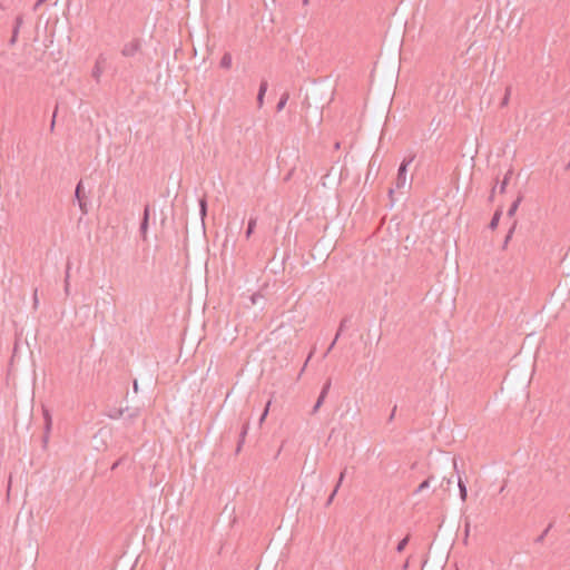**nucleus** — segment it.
<instances>
[{
    "instance_id": "obj_26",
    "label": "nucleus",
    "mask_w": 570,
    "mask_h": 570,
    "mask_svg": "<svg viewBox=\"0 0 570 570\" xmlns=\"http://www.w3.org/2000/svg\"><path fill=\"white\" fill-rule=\"evenodd\" d=\"M56 114H57V110L53 112V118H52V121H51V125H50V129H51V130H53V128H55V124H56V120H55V118H56Z\"/></svg>"
},
{
    "instance_id": "obj_25",
    "label": "nucleus",
    "mask_w": 570,
    "mask_h": 570,
    "mask_svg": "<svg viewBox=\"0 0 570 570\" xmlns=\"http://www.w3.org/2000/svg\"><path fill=\"white\" fill-rule=\"evenodd\" d=\"M33 305H35V308L37 307L38 305V294H37V289L33 293Z\"/></svg>"
},
{
    "instance_id": "obj_4",
    "label": "nucleus",
    "mask_w": 570,
    "mask_h": 570,
    "mask_svg": "<svg viewBox=\"0 0 570 570\" xmlns=\"http://www.w3.org/2000/svg\"><path fill=\"white\" fill-rule=\"evenodd\" d=\"M148 222H149V206L147 205L144 209V217L140 225V232L144 238H146V233L148 229Z\"/></svg>"
},
{
    "instance_id": "obj_12",
    "label": "nucleus",
    "mask_w": 570,
    "mask_h": 570,
    "mask_svg": "<svg viewBox=\"0 0 570 570\" xmlns=\"http://www.w3.org/2000/svg\"><path fill=\"white\" fill-rule=\"evenodd\" d=\"M521 200H522V197H521V196H519V197H518V198L512 203L511 207H510V208H509V210H508V215H509L510 217L514 216V214H515V212H517V209H518V207H519V205H520Z\"/></svg>"
},
{
    "instance_id": "obj_7",
    "label": "nucleus",
    "mask_w": 570,
    "mask_h": 570,
    "mask_svg": "<svg viewBox=\"0 0 570 570\" xmlns=\"http://www.w3.org/2000/svg\"><path fill=\"white\" fill-rule=\"evenodd\" d=\"M21 24H22V17L18 16L16 18V26L13 28V35H12V38L10 40L11 43L16 42V39H17V36H18V32H19V29H20Z\"/></svg>"
},
{
    "instance_id": "obj_34",
    "label": "nucleus",
    "mask_w": 570,
    "mask_h": 570,
    "mask_svg": "<svg viewBox=\"0 0 570 570\" xmlns=\"http://www.w3.org/2000/svg\"><path fill=\"white\" fill-rule=\"evenodd\" d=\"M396 411V407H393V412ZM394 413H392L391 419L393 417Z\"/></svg>"
},
{
    "instance_id": "obj_9",
    "label": "nucleus",
    "mask_w": 570,
    "mask_h": 570,
    "mask_svg": "<svg viewBox=\"0 0 570 570\" xmlns=\"http://www.w3.org/2000/svg\"><path fill=\"white\" fill-rule=\"evenodd\" d=\"M256 224H257V218L256 217H252L249 220H248V226H247V230L245 233V236L246 238L248 239L252 234L254 233V229L256 227Z\"/></svg>"
},
{
    "instance_id": "obj_6",
    "label": "nucleus",
    "mask_w": 570,
    "mask_h": 570,
    "mask_svg": "<svg viewBox=\"0 0 570 570\" xmlns=\"http://www.w3.org/2000/svg\"><path fill=\"white\" fill-rule=\"evenodd\" d=\"M458 487H459V490H460V498H461V500L463 502L466 501L468 491H466V487H465L461 475L458 476Z\"/></svg>"
},
{
    "instance_id": "obj_20",
    "label": "nucleus",
    "mask_w": 570,
    "mask_h": 570,
    "mask_svg": "<svg viewBox=\"0 0 570 570\" xmlns=\"http://www.w3.org/2000/svg\"><path fill=\"white\" fill-rule=\"evenodd\" d=\"M345 473H346V469H344L341 473H340V478H338V481L336 483V485H338V488L341 487L344 478H345Z\"/></svg>"
},
{
    "instance_id": "obj_35",
    "label": "nucleus",
    "mask_w": 570,
    "mask_h": 570,
    "mask_svg": "<svg viewBox=\"0 0 570 570\" xmlns=\"http://www.w3.org/2000/svg\"><path fill=\"white\" fill-rule=\"evenodd\" d=\"M309 0H303V3L304 4H307Z\"/></svg>"
},
{
    "instance_id": "obj_18",
    "label": "nucleus",
    "mask_w": 570,
    "mask_h": 570,
    "mask_svg": "<svg viewBox=\"0 0 570 570\" xmlns=\"http://www.w3.org/2000/svg\"><path fill=\"white\" fill-rule=\"evenodd\" d=\"M338 485H335L333 492L331 493V495L328 497V500H327V505L331 504L334 500V497L336 495L337 491H338Z\"/></svg>"
},
{
    "instance_id": "obj_19",
    "label": "nucleus",
    "mask_w": 570,
    "mask_h": 570,
    "mask_svg": "<svg viewBox=\"0 0 570 570\" xmlns=\"http://www.w3.org/2000/svg\"><path fill=\"white\" fill-rule=\"evenodd\" d=\"M509 97H510V89L508 88V89H507V92H505V96H504V98H503V99H502V101H501V106H507V105H508V102H509Z\"/></svg>"
},
{
    "instance_id": "obj_16",
    "label": "nucleus",
    "mask_w": 570,
    "mask_h": 570,
    "mask_svg": "<svg viewBox=\"0 0 570 570\" xmlns=\"http://www.w3.org/2000/svg\"><path fill=\"white\" fill-rule=\"evenodd\" d=\"M430 480L431 478H428L426 480H424L420 485L419 488L416 489V493L423 491L424 489H428L430 487Z\"/></svg>"
},
{
    "instance_id": "obj_10",
    "label": "nucleus",
    "mask_w": 570,
    "mask_h": 570,
    "mask_svg": "<svg viewBox=\"0 0 570 570\" xmlns=\"http://www.w3.org/2000/svg\"><path fill=\"white\" fill-rule=\"evenodd\" d=\"M501 214H502V212H501L500 209H498V210L494 213V215H493V217H492V219H491V222H490V224H489V227H490L492 230H493V229H495V228L498 227V225H499V220H500V217H501Z\"/></svg>"
},
{
    "instance_id": "obj_28",
    "label": "nucleus",
    "mask_w": 570,
    "mask_h": 570,
    "mask_svg": "<svg viewBox=\"0 0 570 570\" xmlns=\"http://www.w3.org/2000/svg\"><path fill=\"white\" fill-rule=\"evenodd\" d=\"M443 482H445L448 487H450L452 484L451 479H443Z\"/></svg>"
},
{
    "instance_id": "obj_32",
    "label": "nucleus",
    "mask_w": 570,
    "mask_h": 570,
    "mask_svg": "<svg viewBox=\"0 0 570 570\" xmlns=\"http://www.w3.org/2000/svg\"><path fill=\"white\" fill-rule=\"evenodd\" d=\"M566 169L569 170L570 169V161L568 163V165L566 166Z\"/></svg>"
},
{
    "instance_id": "obj_22",
    "label": "nucleus",
    "mask_w": 570,
    "mask_h": 570,
    "mask_svg": "<svg viewBox=\"0 0 570 570\" xmlns=\"http://www.w3.org/2000/svg\"><path fill=\"white\" fill-rule=\"evenodd\" d=\"M47 1H48V0H37V2H36V3H35V6H33V10H35V11H37V10H38V8H39L42 3L47 2Z\"/></svg>"
},
{
    "instance_id": "obj_23",
    "label": "nucleus",
    "mask_w": 570,
    "mask_h": 570,
    "mask_svg": "<svg viewBox=\"0 0 570 570\" xmlns=\"http://www.w3.org/2000/svg\"><path fill=\"white\" fill-rule=\"evenodd\" d=\"M512 233H513V228H511L504 239V246L509 243V240L511 239L512 237Z\"/></svg>"
},
{
    "instance_id": "obj_27",
    "label": "nucleus",
    "mask_w": 570,
    "mask_h": 570,
    "mask_svg": "<svg viewBox=\"0 0 570 570\" xmlns=\"http://www.w3.org/2000/svg\"><path fill=\"white\" fill-rule=\"evenodd\" d=\"M246 433H247V426H245V428L243 429V432H242V434H240L242 442L244 441V439H245V436H246Z\"/></svg>"
},
{
    "instance_id": "obj_11",
    "label": "nucleus",
    "mask_w": 570,
    "mask_h": 570,
    "mask_svg": "<svg viewBox=\"0 0 570 570\" xmlns=\"http://www.w3.org/2000/svg\"><path fill=\"white\" fill-rule=\"evenodd\" d=\"M511 175H512V169L508 170V173L505 174L501 185H500V193L503 194L505 191V188L509 184V180L511 178Z\"/></svg>"
},
{
    "instance_id": "obj_30",
    "label": "nucleus",
    "mask_w": 570,
    "mask_h": 570,
    "mask_svg": "<svg viewBox=\"0 0 570 570\" xmlns=\"http://www.w3.org/2000/svg\"><path fill=\"white\" fill-rule=\"evenodd\" d=\"M453 468H454V470H456V468H458L455 459L453 460Z\"/></svg>"
},
{
    "instance_id": "obj_21",
    "label": "nucleus",
    "mask_w": 570,
    "mask_h": 570,
    "mask_svg": "<svg viewBox=\"0 0 570 570\" xmlns=\"http://www.w3.org/2000/svg\"><path fill=\"white\" fill-rule=\"evenodd\" d=\"M338 336H340V333H337V334H336V336H335L334 341H333V342H332V344L328 346V348H327V351H326V353H325V356L331 352V350H332V348H333V346L335 345V343H336V341H337Z\"/></svg>"
},
{
    "instance_id": "obj_13",
    "label": "nucleus",
    "mask_w": 570,
    "mask_h": 570,
    "mask_svg": "<svg viewBox=\"0 0 570 570\" xmlns=\"http://www.w3.org/2000/svg\"><path fill=\"white\" fill-rule=\"evenodd\" d=\"M199 212H200L202 219H204V217L206 216V213H207V202H206L205 197H203L199 200Z\"/></svg>"
},
{
    "instance_id": "obj_24",
    "label": "nucleus",
    "mask_w": 570,
    "mask_h": 570,
    "mask_svg": "<svg viewBox=\"0 0 570 570\" xmlns=\"http://www.w3.org/2000/svg\"><path fill=\"white\" fill-rule=\"evenodd\" d=\"M80 188H81V183L78 184L77 188H76V197L80 200Z\"/></svg>"
},
{
    "instance_id": "obj_31",
    "label": "nucleus",
    "mask_w": 570,
    "mask_h": 570,
    "mask_svg": "<svg viewBox=\"0 0 570 570\" xmlns=\"http://www.w3.org/2000/svg\"><path fill=\"white\" fill-rule=\"evenodd\" d=\"M494 191H495V187L492 188L491 196H490L491 198L493 197Z\"/></svg>"
},
{
    "instance_id": "obj_5",
    "label": "nucleus",
    "mask_w": 570,
    "mask_h": 570,
    "mask_svg": "<svg viewBox=\"0 0 570 570\" xmlns=\"http://www.w3.org/2000/svg\"><path fill=\"white\" fill-rule=\"evenodd\" d=\"M232 62H233L232 55L229 52H225L220 59L219 66L223 69L228 70L232 67Z\"/></svg>"
},
{
    "instance_id": "obj_8",
    "label": "nucleus",
    "mask_w": 570,
    "mask_h": 570,
    "mask_svg": "<svg viewBox=\"0 0 570 570\" xmlns=\"http://www.w3.org/2000/svg\"><path fill=\"white\" fill-rule=\"evenodd\" d=\"M288 99H289V94H288V92H284V94L281 96V99H279V101H278V102H277V105H276V110H277V111H282V110L285 108V106H286V104H287Z\"/></svg>"
},
{
    "instance_id": "obj_2",
    "label": "nucleus",
    "mask_w": 570,
    "mask_h": 570,
    "mask_svg": "<svg viewBox=\"0 0 570 570\" xmlns=\"http://www.w3.org/2000/svg\"><path fill=\"white\" fill-rule=\"evenodd\" d=\"M330 386H331V382L328 381L322 389V392L313 407V413H316L318 411V409L322 406V404L328 393Z\"/></svg>"
},
{
    "instance_id": "obj_14",
    "label": "nucleus",
    "mask_w": 570,
    "mask_h": 570,
    "mask_svg": "<svg viewBox=\"0 0 570 570\" xmlns=\"http://www.w3.org/2000/svg\"><path fill=\"white\" fill-rule=\"evenodd\" d=\"M409 540H410V537H409V535H406L405 538H403V539L397 543V546H396V551H397V552H402V551L405 549L406 544L409 543Z\"/></svg>"
},
{
    "instance_id": "obj_29",
    "label": "nucleus",
    "mask_w": 570,
    "mask_h": 570,
    "mask_svg": "<svg viewBox=\"0 0 570 570\" xmlns=\"http://www.w3.org/2000/svg\"><path fill=\"white\" fill-rule=\"evenodd\" d=\"M134 390H135V392H137V390H138L137 381L134 382Z\"/></svg>"
},
{
    "instance_id": "obj_15",
    "label": "nucleus",
    "mask_w": 570,
    "mask_h": 570,
    "mask_svg": "<svg viewBox=\"0 0 570 570\" xmlns=\"http://www.w3.org/2000/svg\"><path fill=\"white\" fill-rule=\"evenodd\" d=\"M271 404H272V400H269V401L267 402V404H266V406H265V410H264L263 414L261 415L259 424H262V423L265 421V419H266V416H267V414H268V411H269V406H271Z\"/></svg>"
},
{
    "instance_id": "obj_17",
    "label": "nucleus",
    "mask_w": 570,
    "mask_h": 570,
    "mask_svg": "<svg viewBox=\"0 0 570 570\" xmlns=\"http://www.w3.org/2000/svg\"><path fill=\"white\" fill-rule=\"evenodd\" d=\"M43 414H45V419H46V429H47V431H49L50 426H51V415L47 410L45 411Z\"/></svg>"
},
{
    "instance_id": "obj_3",
    "label": "nucleus",
    "mask_w": 570,
    "mask_h": 570,
    "mask_svg": "<svg viewBox=\"0 0 570 570\" xmlns=\"http://www.w3.org/2000/svg\"><path fill=\"white\" fill-rule=\"evenodd\" d=\"M268 83L266 80H263L259 85L258 95H257V106L262 108L264 105V97L267 91Z\"/></svg>"
},
{
    "instance_id": "obj_33",
    "label": "nucleus",
    "mask_w": 570,
    "mask_h": 570,
    "mask_svg": "<svg viewBox=\"0 0 570 570\" xmlns=\"http://www.w3.org/2000/svg\"><path fill=\"white\" fill-rule=\"evenodd\" d=\"M79 206H80V208L83 210V205H82V203H81V202L79 203Z\"/></svg>"
},
{
    "instance_id": "obj_1",
    "label": "nucleus",
    "mask_w": 570,
    "mask_h": 570,
    "mask_svg": "<svg viewBox=\"0 0 570 570\" xmlns=\"http://www.w3.org/2000/svg\"><path fill=\"white\" fill-rule=\"evenodd\" d=\"M413 158L404 159L399 168L396 177V188H403L406 185V168Z\"/></svg>"
}]
</instances>
